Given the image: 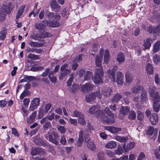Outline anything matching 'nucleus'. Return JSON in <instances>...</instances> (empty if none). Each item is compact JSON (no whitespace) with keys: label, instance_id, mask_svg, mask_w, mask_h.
I'll return each instance as SVG.
<instances>
[{"label":"nucleus","instance_id":"f257e3e1","mask_svg":"<svg viewBox=\"0 0 160 160\" xmlns=\"http://www.w3.org/2000/svg\"><path fill=\"white\" fill-rule=\"evenodd\" d=\"M149 92L153 101V111L155 112H158L160 109V105L159 103L160 97L158 93L156 91V88L153 87L150 88Z\"/></svg>","mask_w":160,"mask_h":160},{"label":"nucleus","instance_id":"f03ea898","mask_svg":"<svg viewBox=\"0 0 160 160\" xmlns=\"http://www.w3.org/2000/svg\"><path fill=\"white\" fill-rule=\"evenodd\" d=\"M118 67H114L112 70H109L108 71V77L112 81L117 82L118 84L122 85L123 82V76L122 73L120 72H118L115 76V72L118 69Z\"/></svg>","mask_w":160,"mask_h":160},{"label":"nucleus","instance_id":"7ed1b4c3","mask_svg":"<svg viewBox=\"0 0 160 160\" xmlns=\"http://www.w3.org/2000/svg\"><path fill=\"white\" fill-rule=\"evenodd\" d=\"M103 72L102 68H97L95 70V75L92 79L95 84H101L103 82L102 78L103 77Z\"/></svg>","mask_w":160,"mask_h":160},{"label":"nucleus","instance_id":"20e7f679","mask_svg":"<svg viewBox=\"0 0 160 160\" xmlns=\"http://www.w3.org/2000/svg\"><path fill=\"white\" fill-rule=\"evenodd\" d=\"M71 69L68 65L65 64L62 66L60 68L59 78L60 80H62L63 78L68 75L70 74L71 72Z\"/></svg>","mask_w":160,"mask_h":160},{"label":"nucleus","instance_id":"39448f33","mask_svg":"<svg viewBox=\"0 0 160 160\" xmlns=\"http://www.w3.org/2000/svg\"><path fill=\"white\" fill-rule=\"evenodd\" d=\"M11 11L9 7L5 5L0 7V22L4 21L7 14L10 13Z\"/></svg>","mask_w":160,"mask_h":160},{"label":"nucleus","instance_id":"423d86ee","mask_svg":"<svg viewBox=\"0 0 160 160\" xmlns=\"http://www.w3.org/2000/svg\"><path fill=\"white\" fill-rule=\"evenodd\" d=\"M89 112L92 114L95 115L98 118H101L103 115L102 111L99 109L98 106H94L89 109Z\"/></svg>","mask_w":160,"mask_h":160},{"label":"nucleus","instance_id":"0eeeda50","mask_svg":"<svg viewBox=\"0 0 160 160\" xmlns=\"http://www.w3.org/2000/svg\"><path fill=\"white\" fill-rule=\"evenodd\" d=\"M84 133V138L86 142L88 141V143L87 146L88 148L92 151H94L96 149V147L93 142L91 141H88V137H87L88 135V132L87 131H85Z\"/></svg>","mask_w":160,"mask_h":160},{"label":"nucleus","instance_id":"6e6552de","mask_svg":"<svg viewBox=\"0 0 160 160\" xmlns=\"http://www.w3.org/2000/svg\"><path fill=\"white\" fill-rule=\"evenodd\" d=\"M103 53V50L100 49L99 51V55L96 56L95 57V62L96 65L99 68L101 67L102 62V55Z\"/></svg>","mask_w":160,"mask_h":160},{"label":"nucleus","instance_id":"1a4fd4ad","mask_svg":"<svg viewBox=\"0 0 160 160\" xmlns=\"http://www.w3.org/2000/svg\"><path fill=\"white\" fill-rule=\"evenodd\" d=\"M40 99L38 98H34L31 102V103L29 107V110L31 111H32L36 109L37 107L39 104Z\"/></svg>","mask_w":160,"mask_h":160},{"label":"nucleus","instance_id":"9d476101","mask_svg":"<svg viewBox=\"0 0 160 160\" xmlns=\"http://www.w3.org/2000/svg\"><path fill=\"white\" fill-rule=\"evenodd\" d=\"M102 94L105 98L109 97L112 93L111 88L108 87H104L101 89Z\"/></svg>","mask_w":160,"mask_h":160},{"label":"nucleus","instance_id":"9b49d317","mask_svg":"<svg viewBox=\"0 0 160 160\" xmlns=\"http://www.w3.org/2000/svg\"><path fill=\"white\" fill-rule=\"evenodd\" d=\"M104 111L108 115H112V117L113 118V119H107L106 120H105V121L106 122H108L110 123L111 124L113 123L114 122V119L116 118L117 117V115H114L112 114L110 110L108 108H105L104 109Z\"/></svg>","mask_w":160,"mask_h":160},{"label":"nucleus","instance_id":"f8f14e48","mask_svg":"<svg viewBox=\"0 0 160 160\" xmlns=\"http://www.w3.org/2000/svg\"><path fill=\"white\" fill-rule=\"evenodd\" d=\"M41 123L43 124V128L45 130H47L51 127L50 122L47 120V118L44 117L40 121Z\"/></svg>","mask_w":160,"mask_h":160},{"label":"nucleus","instance_id":"ddd939ff","mask_svg":"<svg viewBox=\"0 0 160 160\" xmlns=\"http://www.w3.org/2000/svg\"><path fill=\"white\" fill-rule=\"evenodd\" d=\"M149 119L151 124L153 125H155L158 123V115L155 113H152L150 115Z\"/></svg>","mask_w":160,"mask_h":160},{"label":"nucleus","instance_id":"4468645a","mask_svg":"<svg viewBox=\"0 0 160 160\" xmlns=\"http://www.w3.org/2000/svg\"><path fill=\"white\" fill-rule=\"evenodd\" d=\"M153 42V40L149 38H148L144 40L143 44V46L144 47L143 50H145L146 49H149L151 46V43Z\"/></svg>","mask_w":160,"mask_h":160},{"label":"nucleus","instance_id":"2eb2a0df","mask_svg":"<svg viewBox=\"0 0 160 160\" xmlns=\"http://www.w3.org/2000/svg\"><path fill=\"white\" fill-rule=\"evenodd\" d=\"M158 130V128H156L154 129L153 127H150L148 128L147 132L148 134L151 136L153 134V138L155 139L157 136Z\"/></svg>","mask_w":160,"mask_h":160},{"label":"nucleus","instance_id":"dca6fc26","mask_svg":"<svg viewBox=\"0 0 160 160\" xmlns=\"http://www.w3.org/2000/svg\"><path fill=\"white\" fill-rule=\"evenodd\" d=\"M45 15L49 18L58 19L60 17L59 15L57 14H54L53 12H49L48 10L46 11Z\"/></svg>","mask_w":160,"mask_h":160},{"label":"nucleus","instance_id":"f3484780","mask_svg":"<svg viewBox=\"0 0 160 160\" xmlns=\"http://www.w3.org/2000/svg\"><path fill=\"white\" fill-rule=\"evenodd\" d=\"M94 87V85L93 84H91L89 83H87L82 87L81 91L83 92H88L92 90Z\"/></svg>","mask_w":160,"mask_h":160},{"label":"nucleus","instance_id":"a211bd4d","mask_svg":"<svg viewBox=\"0 0 160 160\" xmlns=\"http://www.w3.org/2000/svg\"><path fill=\"white\" fill-rule=\"evenodd\" d=\"M160 26H149L147 29L148 32L149 33H156L159 31Z\"/></svg>","mask_w":160,"mask_h":160},{"label":"nucleus","instance_id":"6ab92c4d","mask_svg":"<svg viewBox=\"0 0 160 160\" xmlns=\"http://www.w3.org/2000/svg\"><path fill=\"white\" fill-rule=\"evenodd\" d=\"M135 146V143L133 142H132L128 143L127 145L124 144L123 146V148L125 152H128L129 150L133 148Z\"/></svg>","mask_w":160,"mask_h":160},{"label":"nucleus","instance_id":"aec40b11","mask_svg":"<svg viewBox=\"0 0 160 160\" xmlns=\"http://www.w3.org/2000/svg\"><path fill=\"white\" fill-rule=\"evenodd\" d=\"M45 138L47 140H48L55 145H57L58 142L56 140L53 138L52 133L51 134L49 132H48L47 134L45 135Z\"/></svg>","mask_w":160,"mask_h":160},{"label":"nucleus","instance_id":"412c9836","mask_svg":"<svg viewBox=\"0 0 160 160\" xmlns=\"http://www.w3.org/2000/svg\"><path fill=\"white\" fill-rule=\"evenodd\" d=\"M140 100L141 102H145L146 103L148 102L147 93L144 90L141 92L140 96Z\"/></svg>","mask_w":160,"mask_h":160},{"label":"nucleus","instance_id":"4be33fe9","mask_svg":"<svg viewBox=\"0 0 160 160\" xmlns=\"http://www.w3.org/2000/svg\"><path fill=\"white\" fill-rule=\"evenodd\" d=\"M95 93H91L87 94L86 96V100L88 102H91L95 100Z\"/></svg>","mask_w":160,"mask_h":160},{"label":"nucleus","instance_id":"5701e85b","mask_svg":"<svg viewBox=\"0 0 160 160\" xmlns=\"http://www.w3.org/2000/svg\"><path fill=\"white\" fill-rule=\"evenodd\" d=\"M47 24L49 27L53 28L57 27L60 25L59 23L57 21H47Z\"/></svg>","mask_w":160,"mask_h":160},{"label":"nucleus","instance_id":"b1692460","mask_svg":"<svg viewBox=\"0 0 160 160\" xmlns=\"http://www.w3.org/2000/svg\"><path fill=\"white\" fill-rule=\"evenodd\" d=\"M117 146V144L115 142L111 141L108 142L105 145V148H108L112 149L115 148Z\"/></svg>","mask_w":160,"mask_h":160},{"label":"nucleus","instance_id":"393cba45","mask_svg":"<svg viewBox=\"0 0 160 160\" xmlns=\"http://www.w3.org/2000/svg\"><path fill=\"white\" fill-rule=\"evenodd\" d=\"M83 131L81 130L79 132V138L78 142H77L76 145L77 147H79L82 145V143L83 140Z\"/></svg>","mask_w":160,"mask_h":160},{"label":"nucleus","instance_id":"a878e982","mask_svg":"<svg viewBox=\"0 0 160 160\" xmlns=\"http://www.w3.org/2000/svg\"><path fill=\"white\" fill-rule=\"evenodd\" d=\"M36 114V112L35 111L33 112L27 118V122L28 123H32L35 120Z\"/></svg>","mask_w":160,"mask_h":160},{"label":"nucleus","instance_id":"bb28decb","mask_svg":"<svg viewBox=\"0 0 160 160\" xmlns=\"http://www.w3.org/2000/svg\"><path fill=\"white\" fill-rule=\"evenodd\" d=\"M42 151V149L41 148H32L31 150V153L32 156H35L40 153Z\"/></svg>","mask_w":160,"mask_h":160},{"label":"nucleus","instance_id":"cd10ccee","mask_svg":"<svg viewBox=\"0 0 160 160\" xmlns=\"http://www.w3.org/2000/svg\"><path fill=\"white\" fill-rule=\"evenodd\" d=\"M7 32V29L6 28L3 27L2 28L0 32V38L1 40H3L5 39Z\"/></svg>","mask_w":160,"mask_h":160},{"label":"nucleus","instance_id":"c85d7f7f","mask_svg":"<svg viewBox=\"0 0 160 160\" xmlns=\"http://www.w3.org/2000/svg\"><path fill=\"white\" fill-rule=\"evenodd\" d=\"M110 58V55L109 51L106 50L105 51L104 55V63L107 64L109 62Z\"/></svg>","mask_w":160,"mask_h":160},{"label":"nucleus","instance_id":"c756f323","mask_svg":"<svg viewBox=\"0 0 160 160\" xmlns=\"http://www.w3.org/2000/svg\"><path fill=\"white\" fill-rule=\"evenodd\" d=\"M146 68L148 74H152L153 73V68L150 64L148 63L147 65Z\"/></svg>","mask_w":160,"mask_h":160},{"label":"nucleus","instance_id":"7c9ffc66","mask_svg":"<svg viewBox=\"0 0 160 160\" xmlns=\"http://www.w3.org/2000/svg\"><path fill=\"white\" fill-rule=\"evenodd\" d=\"M144 90V88L142 86H136L133 87L132 88V92L135 93H137L140 91L142 92Z\"/></svg>","mask_w":160,"mask_h":160},{"label":"nucleus","instance_id":"2f4dec72","mask_svg":"<svg viewBox=\"0 0 160 160\" xmlns=\"http://www.w3.org/2000/svg\"><path fill=\"white\" fill-rule=\"evenodd\" d=\"M29 44L31 47L34 48L42 47L43 46V44L42 43H38L33 41L30 42Z\"/></svg>","mask_w":160,"mask_h":160},{"label":"nucleus","instance_id":"473e14b6","mask_svg":"<svg viewBox=\"0 0 160 160\" xmlns=\"http://www.w3.org/2000/svg\"><path fill=\"white\" fill-rule=\"evenodd\" d=\"M115 139L121 142H125L127 140L128 138L126 137H121L119 136H117L115 137Z\"/></svg>","mask_w":160,"mask_h":160},{"label":"nucleus","instance_id":"72a5a7b5","mask_svg":"<svg viewBox=\"0 0 160 160\" xmlns=\"http://www.w3.org/2000/svg\"><path fill=\"white\" fill-rule=\"evenodd\" d=\"M117 60L119 63L124 62L125 60L124 56L122 53H118L117 56Z\"/></svg>","mask_w":160,"mask_h":160},{"label":"nucleus","instance_id":"f704fd0d","mask_svg":"<svg viewBox=\"0 0 160 160\" xmlns=\"http://www.w3.org/2000/svg\"><path fill=\"white\" fill-rule=\"evenodd\" d=\"M92 74L91 72L88 71L86 72L85 75L84 77V81H88L92 77Z\"/></svg>","mask_w":160,"mask_h":160},{"label":"nucleus","instance_id":"c9c22d12","mask_svg":"<svg viewBox=\"0 0 160 160\" xmlns=\"http://www.w3.org/2000/svg\"><path fill=\"white\" fill-rule=\"evenodd\" d=\"M129 111V108L128 107H122L121 109L120 110V112L123 116H125L128 113Z\"/></svg>","mask_w":160,"mask_h":160},{"label":"nucleus","instance_id":"e433bc0d","mask_svg":"<svg viewBox=\"0 0 160 160\" xmlns=\"http://www.w3.org/2000/svg\"><path fill=\"white\" fill-rule=\"evenodd\" d=\"M48 78L53 83H55L56 82V78L54 76L53 72L51 71L49 74Z\"/></svg>","mask_w":160,"mask_h":160},{"label":"nucleus","instance_id":"4c0bfd02","mask_svg":"<svg viewBox=\"0 0 160 160\" xmlns=\"http://www.w3.org/2000/svg\"><path fill=\"white\" fill-rule=\"evenodd\" d=\"M160 41H158L156 42L155 43L153 48V52L154 53H156L158 52L160 49Z\"/></svg>","mask_w":160,"mask_h":160},{"label":"nucleus","instance_id":"58836bf2","mask_svg":"<svg viewBox=\"0 0 160 160\" xmlns=\"http://www.w3.org/2000/svg\"><path fill=\"white\" fill-rule=\"evenodd\" d=\"M122 97V96L119 94H116L112 99V101L113 103L117 102H118L120 98Z\"/></svg>","mask_w":160,"mask_h":160},{"label":"nucleus","instance_id":"ea45409f","mask_svg":"<svg viewBox=\"0 0 160 160\" xmlns=\"http://www.w3.org/2000/svg\"><path fill=\"white\" fill-rule=\"evenodd\" d=\"M25 8V6H23L19 9L16 15V18L17 19L19 18L22 15Z\"/></svg>","mask_w":160,"mask_h":160},{"label":"nucleus","instance_id":"a19ab883","mask_svg":"<svg viewBox=\"0 0 160 160\" xmlns=\"http://www.w3.org/2000/svg\"><path fill=\"white\" fill-rule=\"evenodd\" d=\"M30 38L33 39L34 40H40L41 38L40 34L33 33L30 36Z\"/></svg>","mask_w":160,"mask_h":160},{"label":"nucleus","instance_id":"79ce46f5","mask_svg":"<svg viewBox=\"0 0 160 160\" xmlns=\"http://www.w3.org/2000/svg\"><path fill=\"white\" fill-rule=\"evenodd\" d=\"M83 114L81 112L78 111L77 110H75L73 112V115L72 116V117H78L79 118L83 117Z\"/></svg>","mask_w":160,"mask_h":160},{"label":"nucleus","instance_id":"37998d69","mask_svg":"<svg viewBox=\"0 0 160 160\" xmlns=\"http://www.w3.org/2000/svg\"><path fill=\"white\" fill-rule=\"evenodd\" d=\"M35 27L38 30H42L44 29L46 27L45 25L41 23L36 24Z\"/></svg>","mask_w":160,"mask_h":160},{"label":"nucleus","instance_id":"c03bdc74","mask_svg":"<svg viewBox=\"0 0 160 160\" xmlns=\"http://www.w3.org/2000/svg\"><path fill=\"white\" fill-rule=\"evenodd\" d=\"M33 141L37 145H42V140L37 137H34Z\"/></svg>","mask_w":160,"mask_h":160},{"label":"nucleus","instance_id":"a18cd8bd","mask_svg":"<svg viewBox=\"0 0 160 160\" xmlns=\"http://www.w3.org/2000/svg\"><path fill=\"white\" fill-rule=\"evenodd\" d=\"M50 6L51 8L53 9L58 8L59 7V6L57 4L55 0H51Z\"/></svg>","mask_w":160,"mask_h":160},{"label":"nucleus","instance_id":"49530a36","mask_svg":"<svg viewBox=\"0 0 160 160\" xmlns=\"http://www.w3.org/2000/svg\"><path fill=\"white\" fill-rule=\"evenodd\" d=\"M123 151L121 146H118L117 149L115 150V152L117 154L121 155L123 152Z\"/></svg>","mask_w":160,"mask_h":160},{"label":"nucleus","instance_id":"de8ad7c7","mask_svg":"<svg viewBox=\"0 0 160 160\" xmlns=\"http://www.w3.org/2000/svg\"><path fill=\"white\" fill-rule=\"evenodd\" d=\"M154 151L153 154L155 156L156 158L160 159V152L158 150V149H154Z\"/></svg>","mask_w":160,"mask_h":160},{"label":"nucleus","instance_id":"09e8293b","mask_svg":"<svg viewBox=\"0 0 160 160\" xmlns=\"http://www.w3.org/2000/svg\"><path fill=\"white\" fill-rule=\"evenodd\" d=\"M137 118L140 120H142L144 118L143 113L140 111H138Z\"/></svg>","mask_w":160,"mask_h":160},{"label":"nucleus","instance_id":"8fccbe9b","mask_svg":"<svg viewBox=\"0 0 160 160\" xmlns=\"http://www.w3.org/2000/svg\"><path fill=\"white\" fill-rule=\"evenodd\" d=\"M28 58H30L34 60L38 59L39 58V57L38 55L33 54L31 53L29 54L28 55Z\"/></svg>","mask_w":160,"mask_h":160},{"label":"nucleus","instance_id":"3c124183","mask_svg":"<svg viewBox=\"0 0 160 160\" xmlns=\"http://www.w3.org/2000/svg\"><path fill=\"white\" fill-rule=\"evenodd\" d=\"M121 130V128H119L112 127V133H117Z\"/></svg>","mask_w":160,"mask_h":160},{"label":"nucleus","instance_id":"603ef678","mask_svg":"<svg viewBox=\"0 0 160 160\" xmlns=\"http://www.w3.org/2000/svg\"><path fill=\"white\" fill-rule=\"evenodd\" d=\"M78 87L76 84L73 83L70 90L71 92H75L76 91L78 90Z\"/></svg>","mask_w":160,"mask_h":160},{"label":"nucleus","instance_id":"864d4df0","mask_svg":"<svg viewBox=\"0 0 160 160\" xmlns=\"http://www.w3.org/2000/svg\"><path fill=\"white\" fill-rule=\"evenodd\" d=\"M136 117V114L135 112L133 111H131L128 116V118L130 119H134Z\"/></svg>","mask_w":160,"mask_h":160},{"label":"nucleus","instance_id":"5fc2aeb1","mask_svg":"<svg viewBox=\"0 0 160 160\" xmlns=\"http://www.w3.org/2000/svg\"><path fill=\"white\" fill-rule=\"evenodd\" d=\"M41 38H46L48 37L50 35V33H49L48 32H42L40 33Z\"/></svg>","mask_w":160,"mask_h":160},{"label":"nucleus","instance_id":"6e6d98bb","mask_svg":"<svg viewBox=\"0 0 160 160\" xmlns=\"http://www.w3.org/2000/svg\"><path fill=\"white\" fill-rule=\"evenodd\" d=\"M84 115L83 116V117H80L79 118H78V122L79 123H80L81 125H84L85 124L86 122L84 118Z\"/></svg>","mask_w":160,"mask_h":160},{"label":"nucleus","instance_id":"4d7b16f0","mask_svg":"<svg viewBox=\"0 0 160 160\" xmlns=\"http://www.w3.org/2000/svg\"><path fill=\"white\" fill-rule=\"evenodd\" d=\"M126 82L127 83H129L131 82L132 80V77L131 76L128 74H126L125 76Z\"/></svg>","mask_w":160,"mask_h":160},{"label":"nucleus","instance_id":"13d9d810","mask_svg":"<svg viewBox=\"0 0 160 160\" xmlns=\"http://www.w3.org/2000/svg\"><path fill=\"white\" fill-rule=\"evenodd\" d=\"M39 117L41 118L43 116L44 114L46 113L44 108H40L39 111Z\"/></svg>","mask_w":160,"mask_h":160},{"label":"nucleus","instance_id":"bf43d9fd","mask_svg":"<svg viewBox=\"0 0 160 160\" xmlns=\"http://www.w3.org/2000/svg\"><path fill=\"white\" fill-rule=\"evenodd\" d=\"M73 78V74L72 73L70 76L69 79L67 81L68 86L71 85L72 82Z\"/></svg>","mask_w":160,"mask_h":160},{"label":"nucleus","instance_id":"052dcab7","mask_svg":"<svg viewBox=\"0 0 160 160\" xmlns=\"http://www.w3.org/2000/svg\"><path fill=\"white\" fill-rule=\"evenodd\" d=\"M159 57L157 55L155 54L153 57V61L155 64H158L159 62Z\"/></svg>","mask_w":160,"mask_h":160},{"label":"nucleus","instance_id":"680f3d73","mask_svg":"<svg viewBox=\"0 0 160 160\" xmlns=\"http://www.w3.org/2000/svg\"><path fill=\"white\" fill-rule=\"evenodd\" d=\"M69 121L70 123L73 125L76 126L77 125L78 123L77 120L75 119H72L71 118H69Z\"/></svg>","mask_w":160,"mask_h":160},{"label":"nucleus","instance_id":"e2e57ef3","mask_svg":"<svg viewBox=\"0 0 160 160\" xmlns=\"http://www.w3.org/2000/svg\"><path fill=\"white\" fill-rule=\"evenodd\" d=\"M7 104V102L5 100H0V107L3 108L5 107Z\"/></svg>","mask_w":160,"mask_h":160},{"label":"nucleus","instance_id":"0e129e2a","mask_svg":"<svg viewBox=\"0 0 160 160\" xmlns=\"http://www.w3.org/2000/svg\"><path fill=\"white\" fill-rule=\"evenodd\" d=\"M154 81L156 84H160V78H159L158 74H156L154 77Z\"/></svg>","mask_w":160,"mask_h":160},{"label":"nucleus","instance_id":"69168bd1","mask_svg":"<svg viewBox=\"0 0 160 160\" xmlns=\"http://www.w3.org/2000/svg\"><path fill=\"white\" fill-rule=\"evenodd\" d=\"M86 73L84 69H81L79 71V76L80 78L84 77Z\"/></svg>","mask_w":160,"mask_h":160},{"label":"nucleus","instance_id":"338daca9","mask_svg":"<svg viewBox=\"0 0 160 160\" xmlns=\"http://www.w3.org/2000/svg\"><path fill=\"white\" fill-rule=\"evenodd\" d=\"M50 69L48 68H46L45 71L42 73V76L43 77H46L50 71Z\"/></svg>","mask_w":160,"mask_h":160},{"label":"nucleus","instance_id":"774afa93","mask_svg":"<svg viewBox=\"0 0 160 160\" xmlns=\"http://www.w3.org/2000/svg\"><path fill=\"white\" fill-rule=\"evenodd\" d=\"M99 160H102L104 158V153L102 152L98 153L97 156Z\"/></svg>","mask_w":160,"mask_h":160}]
</instances>
